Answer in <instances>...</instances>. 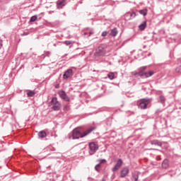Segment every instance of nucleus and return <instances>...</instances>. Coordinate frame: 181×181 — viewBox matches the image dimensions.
I'll return each instance as SVG.
<instances>
[{
	"mask_svg": "<svg viewBox=\"0 0 181 181\" xmlns=\"http://www.w3.org/2000/svg\"><path fill=\"white\" fill-rule=\"evenodd\" d=\"M95 127H90L85 132L81 131V127H76L72 130V132L69 134L70 139H80V138H84V136H87L89 134H91L93 131H95Z\"/></svg>",
	"mask_w": 181,
	"mask_h": 181,
	"instance_id": "obj_1",
	"label": "nucleus"
},
{
	"mask_svg": "<svg viewBox=\"0 0 181 181\" xmlns=\"http://www.w3.org/2000/svg\"><path fill=\"white\" fill-rule=\"evenodd\" d=\"M148 66H144L139 68L138 72L136 71H133L132 72V76H134L136 77L139 76V77H141V78H148V77H152L153 74H155V72L153 71H149L148 72H144L145 70H146Z\"/></svg>",
	"mask_w": 181,
	"mask_h": 181,
	"instance_id": "obj_2",
	"label": "nucleus"
},
{
	"mask_svg": "<svg viewBox=\"0 0 181 181\" xmlns=\"http://www.w3.org/2000/svg\"><path fill=\"white\" fill-rule=\"evenodd\" d=\"M88 146L90 155H94L98 151V144H95V142H90Z\"/></svg>",
	"mask_w": 181,
	"mask_h": 181,
	"instance_id": "obj_3",
	"label": "nucleus"
},
{
	"mask_svg": "<svg viewBox=\"0 0 181 181\" xmlns=\"http://www.w3.org/2000/svg\"><path fill=\"white\" fill-rule=\"evenodd\" d=\"M148 101H149V99H142L139 104V108L141 110H146L148 105Z\"/></svg>",
	"mask_w": 181,
	"mask_h": 181,
	"instance_id": "obj_4",
	"label": "nucleus"
},
{
	"mask_svg": "<svg viewBox=\"0 0 181 181\" xmlns=\"http://www.w3.org/2000/svg\"><path fill=\"white\" fill-rule=\"evenodd\" d=\"M58 95H59L60 98L62 100H64V101H70V98L67 96V94H66V92L64 90H60L58 92Z\"/></svg>",
	"mask_w": 181,
	"mask_h": 181,
	"instance_id": "obj_5",
	"label": "nucleus"
},
{
	"mask_svg": "<svg viewBox=\"0 0 181 181\" xmlns=\"http://www.w3.org/2000/svg\"><path fill=\"white\" fill-rule=\"evenodd\" d=\"M122 166V160L121 158H119L117 161V163L112 168V172H117Z\"/></svg>",
	"mask_w": 181,
	"mask_h": 181,
	"instance_id": "obj_6",
	"label": "nucleus"
},
{
	"mask_svg": "<svg viewBox=\"0 0 181 181\" xmlns=\"http://www.w3.org/2000/svg\"><path fill=\"white\" fill-rule=\"evenodd\" d=\"M66 5H67L66 0H58L57 1V9H63V7L66 6Z\"/></svg>",
	"mask_w": 181,
	"mask_h": 181,
	"instance_id": "obj_7",
	"label": "nucleus"
},
{
	"mask_svg": "<svg viewBox=\"0 0 181 181\" xmlns=\"http://www.w3.org/2000/svg\"><path fill=\"white\" fill-rule=\"evenodd\" d=\"M72 74H73V69H69L66 70L63 74V79L67 80V78H69Z\"/></svg>",
	"mask_w": 181,
	"mask_h": 181,
	"instance_id": "obj_8",
	"label": "nucleus"
},
{
	"mask_svg": "<svg viewBox=\"0 0 181 181\" xmlns=\"http://www.w3.org/2000/svg\"><path fill=\"white\" fill-rule=\"evenodd\" d=\"M128 173H129V169L124 168L120 172V177H125Z\"/></svg>",
	"mask_w": 181,
	"mask_h": 181,
	"instance_id": "obj_9",
	"label": "nucleus"
},
{
	"mask_svg": "<svg viewBox=\"0 0 181 181\" xmlns=\"http://www.w3.org/2000/svg\"><path fill=\"white\" fill-rule=\"evenodd\" d=\"M139 178V172L135 171L134 173H132V180L138 181Z\"/></svg>",
	"mask_w": 181,
	"mask_h": 181,
	"instance_id": "obj_10",
	"label": "nucleus"
},
{
	"mask_svg": "<svg viewBox=\"0 0 181 181\" xmlns=\"http://www.w3.org/2000/svg\"><path fill=\"white\" fill-rule=\"evenodd\" d=\"M62 108V104L57 103V105H52V110L53 111H60V109Z\"/></svg>",
	"mask_w": 181,
	"mask_h": 181,
	"instance_id": "obj_11",
	"label": "nucleus"
},
{
	"mask_svg": "<svg viewBox=\"0 0 181 181\" xmlns=\"http://www.w3.org/2000/svg\"><path fill=\"white\" fill-rule=\"evenodd\" d=\"M162 168H163V169H168V168H169V160L168 158L164 159L163 161Z\"/></svg>",
	"mask_w": 181,
	"mask_h": 181,
	"instance_id": "obj_12",
	"label": "nucleus"
},
{
	"mask_svg": "<svg viewBox=\"0 0 181 181\" xmlns=\"http://www.w3.org/2000/svg\"><path fill=\"white\" fill-rule=\"evenodd\" d=\"M146 28V21H143L139 25V29L140 30H145Z\"/></svg>",
	"mask_w": 181,
	"mask_h": 181,
	"instance_id": "obj_13",
	"label": "nucleus"
},
{
	"mask_svg": "<svg viewBox=\"0 0 181 181\" xmlns=\"http://www.w3.org/2000/svg\"><path fill=\"white\" fill-rule=\"evenodd\" d=\"M110 35V36H113V37L117 36V35H118V29H117V28L112 29Z\"/></svg>",
	"mask_w": 181,
	"mask_h": 181,
	"instance_id": "obj_14",
	"label": "nucleus"
},
{
	"mask_svg": "<svg viewBox=\"0 0 181 181\" xmlns=\"http://www.w3.org/2000/svg\"><path fill=\"white\" fill-rule=\"evenodd\" d=\"M38 136L41 139L46 138L47 136V134L45 131H41L38 132Z\"/></svg>",
	"mask_w": 181,
	"mask_h": 181,
	"instance_id": "obj_15",
	"label": "nucleus"
},
{
	"mask_svg": "<svg viewBox=\"0 0 181 181\" xmlns=\"http://www.w3.org/2000/svg\"><path fill=\"white\" fill-rule=\"evenodd\" d=\"M151 145H156L157 146H162V142L158 140H152L150 141Z\"/></svg>",
	"mask_w": 181,
	"mask_h": 181,
	"instance_id": "obj_16",
	"label": "nucleus"
},
{
	"mask_svg": "<svg viewBox=\"0 0 181 181\" xmlns=\"http://www.w3.org/2000/svg\"><path fill=\"white\" fill-rule=\"evenodd\" d=\"M60 103L57 101V98L54 97L52 98V100L50 101L49 104H51V105H54L57 104H59Z\"/></svg>",
	"mask_w": 181,
	"mask_h": 181,
	"instance_id": "obj_17",
	"label": "nucleus"
},
{
	"mask_svg": "<svg viewBox=\"0 0 181 181\" xmlns=\"http://www.w3.org/2000/svg\"><path fill=\"white\" fill-rule=\"evenodd\" d=\"M36 94V92L35 90H27V96L28 97H33Z\"/></svg>",
	"mask_w": 181,
	"mask_h": 181,
	"instance_id": "obj_18",
	"label": "nucleus"
},
{
	"mask_svg": "<svg viewBox=\"0 0 181 181\" xmlns=\"http://www.w3.org/2000/svg\"><path fill=\"white\" fill-rule=\"evenodd\" d=\"M139 13H140V15H143V16H146V15H148V10L147 9L140 10L139 11Z\"/></svg>",
	"mask_w": 181,
	"mask_h": 181,
	"instance_id": "obj_19",
	"label": "nucleus"
},
{
	"mask_svg": "<svg viewBox=\"0 0 181 181\" xmlns=\"http://www.w3.org/2000/svg\"><path fill=\"white\" fill-rule=\"evenodd\" d=\"M179 66L175 69L176 73H181V59L178 60Z\"/></svg>",
	"mask_w": 181,
	"mask_h": 181,
	"instance_id": "obj_20",
	"label": "nucleus"
},
{
	"mask_svg": "<svg viewBox=\"0 0 181 181\" xmlns=\"http://www.w3.org/2000/svg\"><path fill=\"white\" fill-rule=\"evenodd\" d=\"M107 77L110 80H114V78H115V74H114V72H110L107 74Z\"/></svg>",
	"mask_w": 181,
	"mask_h": 181,
	"instance_id": "obj_21",
	"label": "nucleus"
},
{
	"mask_svg": "<svg viewBox=\"0 0 181 181\" xmlns=\"http://www.w3.org/2000/svg\"><path fill=\"white\" fill-rule=\"evenodd\" d=\"M159 98H160V103H161V104H165L166 101V98H165V96L163 95H160Z\"/></svg>",
	"mask_w": 181,
	"mask_h": 181,
	"instance_id": "obj_22",
	"label": "nucleus"
},
{
	"mask_svg": "<svg viewBox=\"0 0 181 181\" xmlns=\"http://www.w3.org/2000/svg\"><path fill=\"white\" fill-rule=\"evenodd\" d=\"M37 20V16H33L30 19V22H36Z\"/></svg>",
	"mask_w": 181,
	"mask_h": 181,
	"instance_id": "obj_23",
	"label": "nucleus"
},
{
	"mask_svg": "<svg viewBox=\"0 0 181 181\" xmlns=\"http://www.w3.org/2000/svg\"><path fill=\"white\" fill-rule=\"evenodd\" d=\"M96 52L98 53H103L104 52V48L103 47H99L97 49Z\"/></svg>",
	"mask_w": 181,
	"mask_h": 181,
	"instance_id": "obj_24",
	"label": "nucleus"
},
{
	"mask_svg": "<svg viewBox=\"0 0 181 181\" xmlns=\"http://www.w3.org/2000/svg\"><path fill=\"white\" fill-rule=\"evenodd\" d=\"M98 162H99V165H101V164H103V163H107V160H105V159H100V160H98Z\"/></svg>",
	"mask_w": 181,
	"mask_h": 181,
	"instance_id": "obj_25",
	"label": "nucleus"
},
{
	"mask_svg": "<svg viewBox=\"0 0 181 181\" xmlns=\"http://www.w3.org/2000/svg\"><path fill=\"white\" fill-rule=\"evenodd\" d=\"M100 165L98 163L95 166V170H96V172H100V169L99 168H100Z\"/></svg>",
	"mask_w": 181,
	"mask_h": 181,
	"instance_id": "obj_26",
	"label": "nucleus"
},
{
	"mask_svg": "<svg viewBox=\"0 0 181 181\" xmlns=\"http://www.w3.org/2000/svg\"><path fill=\"white\" fill-rule=\"evenodd\" d=\"M64 45H66V46H70V45H71V41L70 40H66L64 42Z\"/></svg>",
	"mask_w": 181,
	"mask_h": 181,
	"instance_id": "obj_27",
	"label": "nucleus"
},
{
	"mask_svg": "<svg viewBox=\"0 0 181 181\" xmlns=\"http://www.w3.org/2000/svg\"><path fill=\"white\" fill-rule=\"evenodd\" d=\"M108 33L107 31H103L101 34V36H103V37H105V36H107Z\"/></svg>",
	"mask_w": 181,
	"mask_h": 181,
	"instance_id": "obj_28",
	"label": "nucleus"
},
{
	"mask_svg": "<svg viewBox=\"0 0 181 181\" xmlns=\"http://www.w3.org/2000/svg\"><path fill=\"white\" fill-rule=\"evenodd\" d=\"M64 109L66 110V111H69L70 110V105H66L64 107Z\"/></svg>",
	"mask_w": 181,
	"mask_h": 181,
	"instance_id": "obj_29",
	"label": "nucleus"
},
{
	"mask_svg": "<svg viewBox=\"0 0 181 181\" xmlns=\"http://www.w3.org/2000/svg\"><path fill=\"white\" fill-rule=\"evenodd\" d=\"M130 16L131 18H135V16H136V13H130Z\"/></svg>",
	"mask_w": 181,
	"mask_h": 181,
	"instance_id": "obj_30",
	"label": "nucleus"
},
{
	"mask_svg": "<svg viewBox=\"0 0 181 181\" xmlns=\"http://www.w3.org/2000/svg\"><path fill=\"white\" fill-rule=\"evenodd\" d=\"M29 35V32H24L23 34H21V36H28Z\"/></svg>",
	"mask_w": 181,
	"mask_h": 181,
	"instance_id": "obj_31",
	"label": "nucleus"
},
{
	"mask_svg": "<svg viewBox=\"0 0 181 181\" xmlns=\"http://www.w3.org/2000/svg\"><path fill=\"white\" fill-rule=\"evenodd\" d=\"M160 112H162V110L160 109H158L157 110H156V114H160Z\"/></svg>",
	"mask_w": 181,
	"mask_h": 181,
	"instance_id": "obj_32",
	"label": "nucleus"
},
{
	"mask_svg": "<svg viewBox=\"0 0 181 181\" xmlns=\"http://www.w3.org/2000/svg\"><path fill=\"white\" fill-rule=\"evenodd\" d=\"M46 56H47L49 57V56H50V52L47 51L46 52Z\"/></svg>",
	"mask_w": 181,
	"mask_h": 181,
	"instance_id": "obj_33",
	"label": "nucleus"
},
{
	"mask_svg": "<svg viewBox=\"0 0 181 181\" xmlns=\"http://www.w3.org/2000/svg\"><path fill=\"white\" fill-rule=\"evenodd\" d=\"M3 45H2V40H0V49H1Z\"/></svg>",
	"mask_w": 181,
	"mask_h": 181,
	"instance_id": "obj_34",
	"label": "nucleus"
},
{
	"mask_svg": "<svg viewBox=\"0 0 181 181\" xmlns=\"http://www.w3.org/2000/svg\"><path fill=\"white\" fill-rule=\"evenodd\" d=\"M88 180H89V181H93V180H94V179H93L92 177H88Z\"/></svg>",
	"mask_w": 181,
	"mask_h": 181,
	"instance_id": "obj_35",
	"label": "nucleus"
},
{
	"mask_svg": "<svg viewBox=\"0 0 181 181\" xmlns=\"http://www.w3.org/2000/svg\"><path fill=\"white\" fill-rule=\"evenodd\" d=\"M55 88H59V85H56Z\"/></svg>",
	"mask_w": 181,
	"mask_h": 181,
	"instance_id": "obj_36",
	"label": "nucleus"
},
{
	"mask_svg": "<svg viewBox=\"0 0 181 181\" xmlns=\"http://www.w3.org/2000/svg\"><path fill=\"white\" fill-rule=\"evenodd\" d=\"M102 181H105V179H103Z\"/></svg>",
	"mask_w": 181,
	"mask_h": 181,
	"instance_id": "obj_37",
	"label": "nucleus"
}]
</instances>
